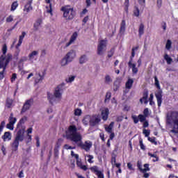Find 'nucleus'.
Returning <instances> with one entry per match:
<instances>
[{
	"label": "nucleus",
	"instance_id": "nucleus-1",
	"mask_svg": "<svg viewBox=\"0 0 178 178\" xmlns=\"http://www.w3.org/2000/svg\"><path fill=\"white\" fill-rule=\"evenodd\" d=\"M68 138L74 145L85 149L86 152H88L92 147V143L90 141H86L85 143H83V136L81 134H76V129H72L68 132Z\"/></svg>",
	"mask_w": 178,
	"mask_h": 178
},
{
	"label": "nucleus",
	"instance_id": "nucleus-2",
	"mask_svg": "<svg viewBox=\"0 0 178 178\" xmlns=\"http://www.w3.org/2000/svg\"><path fill=\"white\" fill-rule=\"evenodd\" d=\"M3 55L0 57V69H3L1 72H0V81L3 80L5 77V72L6 70V66L9 63V60L12 58V56L8 54L6 56V52H8V47L6 44H3L2 47Z\"/></svg>",
	"mask_w": 178,
	"mask_h": 178
},
{
	"label": "nucleus",
	"instance_id": "nucleus-3",
	"mask_svg": "<svg viewBox=\"0 0 178 178\" xmlns=\"http://www.w3.org/2000/svg\"><path fill=\"white\" fill-rule=\"evenodd\" d=\"M65 90V83H60L57 87L55 88L54 94L51 92H47V99L50 104H54L56 99L60 101L62 99V95H63V91Z\"/></svg>",
	"mask_w": 178,
	"mask_h": 178
},
{
	"label": "nucleus",
	"instance_id": "nucleus-4",
	"mask_svg": "<svg viewBox=\"0 0 178 178\" xmlns=\"http://www.w3.org/2000/svg\"><path fill=\"white\" fill-rule=\"evenodd\" d=\"M167 123L173 126V129L170 131L174 134H178V112L172 111L167 115Z\"/></svg>",
	"mask_w": 178,
	"mask_h": 178
},
{
	"label": "nucleus",
	"instance_id": "nucleus-5",
	"mask_svg": "<svg viewBox=\"0 0 178 178\" xmlns=\"http://www.w3.org/2000/svg\"><path fill=\"white\" fill-rule=\"evenodd\" d=\"M99 122H101V116L98 114L90 115H85L82 120V123L83 126H92V127L99 124Z\"/></svg>",
	"mask_w": 178,
	"mask_h": 178
},
{
	"label": "nucleus",
	"instance_id": "nucleus-6",
	"mask_svg": "<svg viewBox=\"0 0 178 178\" xmlns=\"http://www.w3.org/2000/svg\"><path fill=\"white\" fill-rule=\"evenodd\" d=\"M61 10L63 12V17L67 20H72L76 15V12L73 8L70 7V6H65L62 7Z\"/></svg>",
	"mask_w": 178,
	"mask_h": 178
},
{
	"label": "nucleus",
	"instance_id": "nucleus-7",
	"mask_svg": "<svg viewBox=\"0 0 178 178\" xmlns=\"http://www.w3.org/2000/svg\"><path fill=\"white\" fill-rule=\"evenodd\" d=\"M154 81L156 87L159 89V90L155 92V97L157 99L158 106H161V105H162V91L161 90V85L159 84L158 77L154 76Z\"/></svg>",
	"mask_w": 178,
	"mask_h": 178
},
{
	"label": "nucleus",
	"instance_id": "nucleus-8",
	"mask_svg": "<svg viewBox=\"0 0 178 178\" xmlns=\"http://www.w3.org/2000/svg\"><path fill=\"white\" fill-rule=\"evenodd\" d=\"M106 44H108L106 40H102L99 42L97 46V54L102 56L106 51Z\"/></svg>",
	"mask_w": 178,
	"mask_h": 178
},
{
	"label": "nucleus",
	"instance_id": "nucleus-9",
	"mask_svg": "<svg viewBox=\"0 0 178 178\" xmlns=\"http://www.w3.org/2000/svg\"><path fill=\"white\" fill-rule=\"evenodd\" d=\"M16 122H17V119L13 115V113H11L8 118V124H6V128L8 130H13Z\"/></svg>",
	"mask_w": 178,
	"mask_h": 178
},
{
	"label": "nucleus",
	"instance_id": "nucleus-10",
	"mask_svg": "<svg viewBox=\"0 0 178 178\" xmlns=\"http://www.w3.org/2000/svg\"><path fill=\"white\" fill-rule=\"evenodd\" d=\"M33 104H34V99H33V98L26 100V102H24V104L22 106L21 113H24L27 112V111H29L31 108V106Z\"/></svg>",
	"mask_w": 178,
	"mask_h": 178
},
{
	"label": "nucleus",
	"instance_id": "nucleus-11",
	"mask_svg": "<svg viewBox=\"0 0 178 178\" xmlns=\"http://www.w3.org/2000/svg\"><path fill=\"white\" fill-rule=\"evenodd\" d=\"M72 130H75L77 134H80V132H77V130H81L82 131H83L84 129H83V127L79 124H77L76 127V125L70 126L68 127V129L66 131V134H65L66 138L67 140H70V138H69L68 134H69V132L71 131Z\"/></svg>",
	"mask_w": 178,
	"mask_h": 178
},
{
	"label": "nucleus",
	"instance_id": "nucleus-12",
	"mask_svg": "<svg viewBox=\"0 0 178 178\" xmlns=\"http://www.w3.org/2000/svg\"><path fill=\"white\" fill-rule=\"evenodd\" d=\"M25 36H26V33L25 32H22V35L19 36V42H18L17 44L15 47V48H16V51H15L16 56H17L20 54V48H19V47L23 43V40H24Z\"/></svg>",
	"mask_w": 178,
	"mask_h": 178
},
{
	"label": "nucleus",
	"instance_id": "nucleus-13",
	"mask_svg": "<svg viewBox=\"0 0 178 178\" xmlns=\"http://www.w3.org/2000/svg\"><path fill=\"white\" fill-rule=\"evenodd\" d=\"M128 66L132 70L133 74H137L138 73V68H137V64L133 63V58H131L128 63Z\"/></svg>",
	"mask_w": 178,
	"mask_h": 178
},
{
	"label": "nucleus",
	"instance_id": "nucleus-14",
	"mask_svg": "<svg viewBox=\"0 0 178 178\" xmlns=\"http://www.w3.org/2000/svg\"><path fill=\"white\" fill-rule=\"evenodd\" d=\"M15 140H17L18 143H22L24 140V129H19L17 135L15 138Z\"/></svg>",
	"mask_w": 178,
	"mask_h": 178
},
{
	"label": "nucleus",
	"instance_id": "nucleus-15",
	"mask_svg": "<svg viewBox=\"0 0 178 178\" xmlns=\"http://www.w3.org/2000/svg\"><path fill=\"white\" fill-rule=\"evenodd\" d=\"M90 170H92V172H93L95 173V175H96V176H97L98 178H105V176L104 175V172H102V171L99 170L98 167L93 166V167L90 168Z\"/></svg>",
	"mask_w": 178,
	"mask_h": 178
},
{
	"label": "nucleus",
	"instance_id": "nucleus-16",
	"mask_svg": "<svg viewBox=\"0 0 178 178\" xmlns=\"http://www.w3.org/2000/svg\"><path fill=\"white\" fill-rule=\"evenodd\" d=\"M65 56L69 60V62H73V60L76 56V51L74 49H72L68 51Z\"/></svg>",
	"mask_w": 178,
	"mask_h": 178
},
{
	"label": "nucleus",
	"instance_id": "nucleus-17",
	"mask_svg": "<svg viewBox=\"0 0 178 178\" xmlns=\"http://www.w3.org/2000/svg\"><path fill=\"white\" fill-rule=\"evenodd\" d=\"M77 36H78V35H77L76 32L74 33L72 35L69 42L65 44V48L70 47V45H72V44H74V41H76V40H77Z\"/></svg>",
	"mask_w": 178,
	"mask_h": 178
},
{
	"label": "nucleus",
	"instance_id": "nucleus-18",
	"mask_svg": "<svg viewBox=\"0 0 178 178\" xmlns=\"http://www.w3.org/2000/svg\"><path fill=\"white\" fill-rule=\"evenodd\" d=\"M38 54H40V51L35 50L31 52L28 56L29 60L31 62H34V60H37V58L35 57L38 56Z\"/></svg>",
	"mask_w": 178,
	"mask_h": 178
},
{
	"label": "nucleus",
	"instance_id": "nucleus-19",
	"mask_svg": "<svg viewBox=\"0 0 178 178\" xmlns=\"http://www.w3.org/2000/svg\"><path fill=\"white\" fill-rule=\"evenodd\" d=\"M101 115L103 120H108V116H109V109L108 108H102Z\"/></svg>",
	"mask_w": 178,
	"mask_h": 178
},
{
	"label": "nucleus",
	"instance_id": "nucleus-20",
	"mask_svg": "<svg viewBox=\"0 0 178 178\" xmlns=\"http://www.w3.org/2000/svg\"><path fill=\"white\" fill-rule=\"evenodd\" d=\"M34 80L35 84H38V83H42L44 80V75L41 74V73H36L34 76Z\"/></svg>",
	"mask_w": 178,
	"mask_h": 178
},
{
	"label": "nucleus",
	"instance_id": "nucleus-21",
	"mask_svg": "<svg viewBox=\"0 0 178 178\" xmlns=\"http://www.w3.org/2000/svg\"><path fill=\"white\" fill-rule=\"evenodd\" d=\"M1 138L4 142L10 141L12 140V134L9 131L5 132Z\"/></svg>",
	"mask_w": 178,
	"mask_h": 178
},
{
	"label": "nucleus",
	"instance_id": "nucleus-22",
	"mask_svg": "<svg viewBox=\"0 0 178 178\" xmlns=\"http://www.w3.org/2000/svg\"><path fill=\"white\" fill-rule=\"evenodd\" d=\"M126 31V21L123 19L120 24V34L123 35Z\"/></svg>",
	"mask_w": 178,
	"mask_h": 178
},
{
	"label": "nucleus",
	"instance_id": "nucleus-23",
	"mask_svg": "<svg viewBox=\"0 0 178 178\" xmlns=\"http://www.w3.org/2000/svg\"><path fill=\"white\" fill-rule=\"evenodd\" d=\"M134 83V80L132 79H129L125 83V88L127 90H131V87H133V83Z\"/></svg>",
	"mask_w": 178,
	"mask_h": 178
},
{
	"label": "nucleus",
	"instance_id": "nucleus-24",
	"mask_svg": "<svg viewBox=\"0 0 178 178\" xmlns=\"http://www.w3.org/2000/svg\"><path fill=\"white\" fill-rule=\"evenodd\" d=\"M41 24H42V19H37L33 24L34 30L35 31L39 30L40 27H41Z\"/></svg>",
	"mask_w": 178,
	"mask_h": 178
},
{
	"label": "nucleus",
	"instance_id": "nucleus-25",
	"mask_svg": "<svg viewBox=\"0 0 178 178\" xmlns=\"http://www.w3.org/2000/svg\"><path fill=\"white\" fill-rule=\"evenodd\" d=\"M69 63H70V61L68 60V59L64 56L60 60V66H62L63 67L65 66H67V65H69Z\"/></svg>",
	"mask_w": 178,
	"mask_h": 178
},
{
	"label": "nucleus",
	"instance_id": "nucleus-26",
	"mask_svg": "<svg viewBox=\"0 0 178 178\" xmlns=\"http://www.w3.org/2000/svg\"><path fill=\"white\" fill-rule=\"evenodd\" d=\"M76 165L77 166H79V168H80V169H82L83 170L86 171L87 170V169H88V168H87V165H83L80 159H78V160H76Z\"/></svg>",
	"mask_w": 178,
	"mask_h": 178
},
{
	"label": "nucleus",
	"instance_id": "nucleus-27",
	"mask_svg": "<svg viewBox=\"0 0 178 178\" xmlns=\"http://www.w3.org/2000/svg\"><path fill=\"white\" fill-rule=\"evenodd\" d=\"M45 2H46V3L49 4V7L48 6L46 7L47 13H50L51 16H52L53 15V14H52V3H51V0H45Z\"/></svg>",
	"mask_w": 178,
	"mask_h": 178
},
{
	"label": "nucleus",
	"instance_id": "nucleus-28",
	"mask_svg": "<svg viewBox=\"0 0 178 178\" xmlns=\"http://www.w3.org/2000/svg\"><path fill=\"white\" fill-rule=\"evenodd\" d=\"M11 147L13 151H17V149H19V142L14 139L13 142L11 143Z\"/></svg>",
	"mask_w": 178,
	"mask_h": 178
},
{
	"label": "nucleus",
	"instance_id": "nucleus-29",
	"mask_svg": "<svg viewBox=\"0 0 178 178\" xmlns=\"http://www.w3.org/2000/svg\"><path fill=\"white\" fill-rule=\"evenodd\" d=\"M24 12H26L27 13H29V12H30V10H33V7H31V1H29L27 2V3L24 6Z\"/></svg>",
	"mask_w": 178,
	"mask_h": 178
},
{
	"label": "nucleus",
	"instance_id": "nucleus-30",
	"mask_svg": "<svg viewBox=\"0 0 178 178\" xmlns=\"http://www.w3.org/2000/svg\"><path fill=\"white\" fill-rule=\"evenodd\" d=\"M148 98V92H145L143 94V97L142 99H140L141 104H148V100H147V99Z\"/></svg>",
	"mask_w": 178,
	"mask_h": 178
},
{
	"label": "nucleus",
	"instance_id": "nucleus-31",
	"mask_svg": "<svg viewBox=\"0 0 178 178\" xmlns=\"http://www.w3.org/2000/svg\"><path fill=\"white\" fill-rule=\"evenodd\" d=\"M86 161H88V163H94V156L86 154L85 155Z\"/></svg>",
	"mask_w": 178,
	"mask_h": 178
},
{
	"label": "nucleus",
	"instance_id": "nucleus-32",
	"mask_svg": "<svg viewBox=\"0 0 178 178\" xmlns=\"http://www.w3.org/2000/svg\"><path fill=\"white\" fill-rule=\"evenodd\" d=\"M13 105V99L10 98H8L6 102V108L9 109L12 108Z\"/></svg>",
	"mask_w": 178,
	"mask_h": 178
},
{
	"label": "nucleus",
	"instance_id": "nucleus-33",
	"mask_svg": "<svg viewBox=\"0 0 178 178\" xmlns=\"http://www.w3.org/2000/svg\"><path fill=\"white\" fill-rule=\"evenodd\" d=\"M87 60H88V59L87 58V56H86V55H82L79 58L80 65H84V63H86V62H87Z\"/></svg>",
	"mask_w": 178,
	"mask_h": 178
},
{
	"label": "nucleus",
	"instance_id": "nucleus-34",
	"mask_svg": "<svg viewBox=\"0 0 178 178\" xmlns=\"http://www.w3.org/2000/svg\"><path fill=\"white\" fill-rule=\"evenodd\" d=\"M164 59L166 60L168 65H172V62H173V59L169 56L167 54L164 55Z\"/></svg>",
	"mask_w": 178,
	"mask_h": 178
},
{
	"label": "nucleus",
	"instance_id": "nucleus-35",
	"mask_svg": "<svg viewBox=\"0 0 178 178\" xmlns=\"http://www.w3.org/2000/svg\"><path fill=\"white\" fill-rule=\"evenodd\" d=\"M149 156H151V158H154L152 161L153 162H158L159 161V157L156 154H152V153H148Z\"/></svg>",
	"mask_w": 178,
	"mask_h": 178
},
{
	"label": "nucleus",
	"instance_id": "nucleus-36",
	"mask_svg": "<svg viewBox=\"0 0 178 178\" xmlns=\"http://www.w3.org/2000/svg\"><path fill=\"white\" fill-rule=\"evenodd\" d=\"M63 143V139H58L56 147L54 148L55 152H56L58 151V149L60 147V145H62V143Z\"/></svg>",
	"mask_w": 178,
	"mask_h": 178
},
{
	"label": "nucleus",
	"instance_id": "nucleus-37",
	"mask_svg": "<svg viewBox=\"0 0 178 178\" xmlns=\"http://www.w3.org/2000/svg\"><path fill=\"white\" fill-rule=\"evenodd\" d=\"M17 6H19V3H17V1H14L11 5V12H15V10L17 9Z\"/></svg>",
	"mask_w": 178,
	"mask_h": 178
},
{
	"label": "nucleus",
	"instance_id": "nucleus-38",
	"mask_svg": "<svg viewBox=\"0 0 178 178\" xmlns=\"http://www.w3.org/2000/svg\"><path fill=\"white\" fill-rule=\"evenodd\" d=\"M143 166L145 168H142V171H141L142 173H146V172H149L150 170L149 164L146 163V164H144Z\"/></svg>",
	"mask_w": 178,
	"mask_h": 178
},
{
	"label": "nucleus",
	"instance_id": "nucleus-39",
	"mask_svg": "<svg viewBox=\"0 0 178 178\" xmlns=\"http://www.w3.org/2000/svg\"><path fill=\"white\" fill-rule=\"evenodd\" d=\"M138 33H139L140 37H141L143 35V34H144V24H140Z\"/></svg>",
	"mask_w": 178,
	"mask_h": 178
},
{
	"label": "nucleus",
	"instance_id": "nucleus-40",
	"mask_svg": "<svg viewBox=\"0 0 178 178\" xmlns=\"http://www.w3.org/2000/svg\"><path fill=\"white\" fill-rule=\"evenodd\" d=\"M148 141H150L152 144H154V145H158V142H156V138L155 137H148Z\"/></svg>",
	"mask_w": 178,
	"mask_h": 178
},
{
	"label": "nucleus",
	"instance_id": "nucleus-41",
	"mask_svg": "<svg viewBox=\"0 0 178 178\" xmlns=\"http://www.w3.org/2000/svg\"><path fill=\"white\" fill-rule=\"evenodd\" d=\"M113 80H112V78L111 77V76L109 75H106L105 76V83L106 84H111V83H112Z\"/></svg>",
	"mask_w": 178,
	"mask_h": 178
},
{
	"label": "nucleus",
	"instance_id": "nucleus-42",
	"mask_svg": "<svg viewBox=\"0 0 178 178\" xmlns=\"http://www.w3.org/2000/svg\"><path fill=\"white\" fill-rule=\"evenodd\" d=\"M170 48H172V41L170 40H168L165 44V49H168V51H169Z\"/></svg>",
	"mask_w": 178,
	"mask_h": 178
},
{
	"label": "nucleus",
	"instance_id": "nucleus-43",
	"mask_svg": "<svg viewBox=\"0 0 178 178\" xmlns=\"http://www.w3.org/2000/svg\"><path fill=\"white\" fill-rule=\"evenodd\" d=\"M74 79H76V76H69L65 79V81L67 83H72V81H74Z\"/></svg>",
	"mask_w": 178,
	"mask_h": 178
},
{
	"label": "nucleus",
	"instance_id": "nucleus-44",
	"mask_svg": "<svg viewBox=\"0 0 178 178\" xmlns=\"http://www.w3.org/2000/svg\"><path fill=\"white\" fill-rule=\"evenodd\" d=\"M81 113H82L81 109L76 108L74 110L75 116H81Z\"/></svg>",
	"mask_w": 178,
	"mask_h": 178
},
{
	"label": "nucleus",
	"instance_id": "nucleus-45",
	"mask_svg": "<svg viewBox=\"0 0 178 178\" xmlns=\"http://www.w3.org/2000/svg\"><path fill=\"white\" fill-rule=\"evenodd\" d=\"M6 124V122L5 121H3L1 122L0 124V136L2 134V131H3V127H5V125Z\"/></svg>",
	"mask_w": 178,
	"mask_h": 178
},
{
	"label": "nucleus",
	"instance_id": "nucleus-46",
	"mask_svg": "<svg viewBox=\"0 0 178 178\" xmlns=\"http://www.w3.org/2000/svg\"><path fill=\"white\" fill-rule=\"evenodd\" d=\"M143 134H145V137H149V134H151V130L149 129H143Z\"/></svg>",
	"mask_w": 178,
	"mask_h": 178
},
{
	"label": "nucleus",
	"instance_id": "nucleus-47",
	"mask_svg": "<svg viewBox=\"0 0 178 178\" xmlns=\"http://www.w3.org/2000/svg\"><path fill=\"white\" fill-rule=\"evenodd\" d=\"M146 117L144 116L143 115H138V119H139V121L141 122V123H144V122H145L146 120Z\"/></svg>",
	"mask_w": 178,
	"mask_h": 178
},
{
	"label": "nucleus",
	"instance_id": "nucleus-48",
	"mask_svg": "<svg viewBox=\"0 0 178 178\" xmlns=\"http://www.w3.org/2000/svg\"><path fill=\"white\" fill-rule=\"evenodd\" d=\"M134 14V16H136V17H138L140 16V10L138 9V8L137 7L135 8Z\"/></svg>",
	"mask_w": 178,
	"mask_h": 178
},
{
	"label": "nucleus",
	"instance_id": "nucleus-49",
	"mask_svg": "<svg viewBox=\"0 0 178 178\" xmlns=\"http://www.w3.org/2000/svg\"><path fill=\"white\" fill-rule=\"evenodd\" d=\"M132 119L134 120V122L135 123V124H137V123H138V121L140 120L138 117H137V115H132Z\"/></svg>",
	"mask_w": 178,
	"mask_h": 178
},
{
	"label": "nucleus",
	"instance_id": "nucleus-50",
	"mask_svg": "<svg viewBox=\"0 0 178 178\" xmlns=\"http://www.w3.org/2000/svg\"><path fill=\"white\" fill-rule=\"evenodd\" d=\"M139 144H140V148L143 150V151H145V146L144 145V143H143V139H140L139 140Z\"/></svg>",
	"mask_w": 178,
	"mask_h": 178
},
{
	"label": "nucleus",
	"instance_id": "nucleus-51",
	"mask_svg": "<svg viewBox=\"0 0 178 178\" xmlns=\"http://www.w3.org/2000/svg\"><path fill=\"white\" fill-rule=\"evenodd\" d=\"M71 156H72L73 158H75V159H76V161L78 159H79V154H75L74 152H73V151H71Z\"/></svg>",
	"mask_w": 178,
	"mask_h": 178
},
{
	"label": "nucleus",
	"instance_id": "nucleus-52",
	"mask_svg": "<svg viewBox=\"0 0 178 178\" xmlns=\"http://www.w3.org/2000/svg\"><path fill=\"white\" fill-rule=\"evenodd\" d=\"M16 79H17V74H16V73L13 74L11 77V83H14V81H16Z\"/></svg>",
	"mask_w": 178,
	"mask_h": 178
},
{
	"label": "nucleus",
	"instance_id": "nucleus-53",
	"mask_svg": "<svg viewBox=\"0 0 178 178\" xmlns=\"http://www.w3.org/2000/svg\"><path fill=\"white\" fill-rule=\"evenodd\" d=\"M31 140H32V138H31V135L28 134V135H27V137H26V139L25 140L26 143V144H29V143H31Z\"/></svg>",
	"mask_w": 178,
	"mask_h": 178
},
{
	"label": "nucleus",
	"instance_id": "nucleus-54",
	"mask_svg": "<svg viewBox=\"0 0 178 178\" xmlns=\"http://www.w3.org/2000/svg\"><path fill=\"white\" fill-rule=\"evenodd\" d=\"M64 148H65V149H76V147H72L69 145H65Z\"/></svg>",
	"mask_w": 178,
	"mask_h": 178
},
{
	"label": "nucleus",
	"instance_id": "nucleus-55",
	"mask_svg": "<svg viewBox=\"0 0 178 178\" xmlns=\"http://www.w3.org/2000/svg\"><path fill=\"white\" fill-rule=\"evenodd\" d=\"M137 166L140 170V172H142V170H143V164L141 163V161H138L137 163Z\"/></svg>",
	"mask_w": 178,
	"mask_h": 178
},
{
	"label": "nucleus",
	"instance_id": "nucleus-56",
	"mask_svg": "<svg viewBox=\"0 0 178 178\" xmlns=\"http://www.w3.org/2000/svg\"><path fill=\"white\" fill-rule=\"evenodd\" d=\"M6 22L8 23H10L11 22H13V16L10 15L8 17L6 18Z\"/></svg>",
	"mask_w": 178,
	"mask_h": 178
},
{
	"label": "nucleus",
	"instance_id": "nucleus-57",
	"mask_svg": "<svg viewBox=\"0 0 178 178\" xmlns=\"http://www.w3.org/2000/svg\"><path fill=\"white\" fill-rule=\"evenodd\" d=\"M26 120V118H22L20 120H19V122L18 123V125H17V127H19V126H20V124H23V123H24Z\"/></svg>",
	"mask_w": 178,
	"mask_h": 178
},
{
	"label": "nucleus",
	"instance_id": "nucleus-58",
	"mask_svg": "<svg viewBox=\"0 0 178 178\" xmlns=\"http://www.w3.org/2000/svg\"><path fill=\"white\" fill-rule=\"evenodd\" d=\"M127 168L129 169V170H134V168H133V164H131V163H127Z\"/></svg>",
	"mask_w": 178,
	"mask_h": 178
},
{
	"label": "nucleus",
	"instance_id": "nucleus-59",
	"mask_svg": "<svg viewBox=\"0 0 178 178\" xmlns=\"http://www.w3.org/2000/svg\"><path fill=\"white\" fill-rule=\"evenodd\" d=\"M143 113H144L145 116L147 118V116H148V115H149V111L148 108H145Z\"/></svg>",
	"mask_w": 178,
	"mask_h": 178
},
{
	"label": "nucleus",
	"instance_id": "nucleus-60",
	"mask_svg": "<svg viewBox=\"0 0 178 178\" xmlns=\"http://www.w3.org/2000/svg\"><path fill=\"white\" fill-rule=\"evenodd\" d=\"M138 63V67H140V66H141V63H143V60L141 59V58H139V59L137 61Z\"/></svg>",
	"mask_w": 178,
	"mask_h": 178
},
{
	"label": "nucleus",
	"instance_id": "nucleus-61",
	"mask_svg": "<svg viewBox=\"0 0 178 178\" xmlns=\"http://www.w3.org/2000/svg\"><path fill=\"white\" fill-rule=\"evenodd\" d=\"M111 99V93H107L106 95L105 102Z\"/></svg>",
	"mask_w": 178,
	"mask_h": 178
},
{
	"label": "nucleus",
	"instance_id": "nucleus-62",
	"mask_svg": "<svg viewBox=\"0 0 178 178\" xmlns=\"http://www.w3.org/2000/svg\"><path fill=\"white\" fill-rule=\"evenodd\" d=\"M18 177H19V178L24 177V172H23V171L19 172V173L18 175Z\"/></svg>",
	"mask_w": 178,
	"mask_h": 178
},
{
	"label": "nucleus",
	"instance_id": "nucleus-63",
	"mask_svg": "<svg viewBox=\"0 0 178 178\" xmlns=\"http://www.w3.org/2000/svg\"><path fill=\"white\" fill-rule=\"evenodd\" d=\"M105 130L106 131H107V133H109V134L112 133V129L109 127H106Z\"/></svg>",
	"mask_w": 178,
	"mask_h": 178
},
{
	"label": "nucleus",
	"instance_id": "nucleus-64",
	"mask_svg": "<svg viewBox=\"0 0 178 178\" xmlns=\"http://www.w3.org/2000/svg\"><path fill=\"white\" fill-rule=\"evenodd\" d=\"M168 178H178L177 176L175 175V174H170L169 176H168Z\"/></svg>",
	"mask_w": 178,
	"mask_h": 178
}]
</instances>
